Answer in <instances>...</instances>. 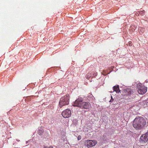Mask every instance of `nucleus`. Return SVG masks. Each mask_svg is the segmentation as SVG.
Here are the masks:
<instances>
[{"instance_id":"obj_1","label":"nucleus","mask_w":148,"mask_h":148,"mask_svg":"<svg viewBox=\"0 0 148 148\" xmlns=\"http://www.w3.org/2000/svg\"><path fill=\"white\" fill-rule=\"evenodd\" d=\"M146 124V120L144 118L138 117L134 119L133 123V126L135 128L140 130L143 128Z\"/></svg>"},{"instance_id":"obj_2","label":"nucleus","mask_w":148,"mask_h":148,"mask_svg":"<svg viewBox=\"0 0 148 148\" xmlns=\"http://www.w3.org/2000/svg\"><path fill=\"white\" fill-rule=\"evenodd\" d=\"M69 97V95H66L61 97L60 100L59 106L60 108L63 106L68 105Z\"/></svg>"},{"instance_id":"obj_3","label":"nucleus","mask_w":148,"mask_h":148,"mask_svg":"<svg viewBox=\"0 0 148 148\" xmlns=\"http://www.w3.org/2000/svg\"><path fill=\"white\" fill-rule=\"evenodd\" d=\"M97 143V142L96 140L88 139L84 142V145L88 148L95 146Z\"/></svg>"},{"instance_id":"obj_4","label":"nucleus","mask_w":148,"mask_h":148,"mask_svg":"<svg viewBox=\"0 0 148 148\" xmlns=\"http://www.w3.org/2000/svg\"><path fill=\"white\" fill-rule=\"evenodd\" d=\"M71 111L69 109H66L63 111L62 113V116L65 118L69 117L71 115Z\"/></svg>"},{"instance_id":"obj_5","label":"nucleus","mask_w":148,"mask_h":148,"mask_svg":"<svg viewBox=\"0 0 148 148\" xmlns=\"http://www.w3.org/2000/svg\"><path fill=\"white\" fill-rule=\"evenodd\" d=\"M91 107V105L89 102H83L81 103L80 108L87 110H89Z\"/></svg>"},{"instance_id":"obj_6","label":"nucleus","mask_w":148,"mask_h":148,"mask_svg":"<svg viewBox=\"0 0 148 148\" xmlns=\"http://www.w3.org/2000/svg\"><path fill=\"white\" fill-rule=\"evenodd\" d=\"M140 141L142 143H146L148 140V132L142 135L140 138Z\"/></svg>"},{"instance_id":"obj_7","label":"nucleus","mask_w":148,"mask_h":148,"mask_svg":"<svg viewBox=\"0 0 148 148\" xmlns=\"http://www.w3.org/2000/svg\"><path fill=\"white\" fill-rule=\"evenodd\" d=\"M123 95L127 96L133 93V89L131 88H126L123 90L122 91Z\"/></svg>"},{"instance_id":"obj_8","label":"nucleus","mask_w":148,"mask_h":148,"mask_svg":"<svg viewBox=\"0 0 148 148\" xmlns=\"http://www.w3.org/2000/svg\"><path fill=\"white\" fill-rule=\"evenodd\" d=\"M82 101L83 99L81 97L79 98L75 101L74 103L73 106H74L80 107Z\"/></svg>"},{"instance_id":"obj_9","label":"nucleus","mask_w":148,"mask_h":148,"mask_svg":"<svg viewBox=\"0 0 148 148\" xmlns=\"http://www.w3.org/2000/svg\"><path fill=\"white\" fill-rule=\"evenodd\" d=\"M138 92L139 94L143 95L147 91V88L145 86H141L138 88Z\"/></svg>"},{"instance_id":"obj_10","label":"nucleus","mask_w":148,"mask_h":148,"mask_svg":"<svg viewBox=\"0 0 148 148\" xmlns=\"http://www.w3.org/2000/svg\"><path fill=\"white\" fill-rule=\"evenodd\" d=\"M113 91L116 92V93H119L120 92V90H119V86L118 85L115 86L113 87Z\"/></svg>"},{"instance_id":"obj_11","label":"nucleus","mask_w":148,"mask_h":148,"mask_svg":"<svg viewBox=\"0 0 148 148\" xmlns=\"http://www.w3.org/2000/svg\"><path fill=\"white\" fill-rule=\"evenodd\" d=\"M44 132V130L42 127H40L38 128V132L39 135H42L43 133Z\"/></svg>"},{"instance_id":"obj_12","label":"nucleus","mask_w":148,"mask_h":148,"mask_svg":"<svg viewBox=\"0 0 148 148\" xmlns=\"http://www.w3.org/2000/svg\"><path fill=\"white\" fill-rule=\"evenodd\" d=\"M93 77L92 73L90 72H88L86 76V78L88 79L90 77Z\"/></svg>"},{"instance_id":"obj_13","label":"nucleus","mask_w":148,"mask_h":148,"mask_svg":"<svg viewBox=\"0 0 148 148\" xmlns=\"http://www.w3.org/2000/svg\"><path fill=\"white\" fill-rule=\"evenodd\" d=\"M145 14V11L144 10L143 11H138L137 12V14H138L139 15V14L142 15H144Z\"/></svg>"},{"instance_id":"obj_14","label":"nucleus","mask_w":148,"mask_h":148,"mask_svg":"<svg viewBox=\"0 0 148 148\" xmlns=\"http://www.w3.org/2000/svg\"><path fill=\"white\" fill-rule=\"evenodd\" d=\"M139 32L142 33L143 32H144V29L142 27H139Z\"/></svg>"},{"instance_id":"obj_15","label":"nucleus","mask_w":148,"mask_h":148,"mask_svg":"<svg viewBox=\"0 0 148 148\" xmlns=\"http://www.w3.org/2000/svg\"><path fill=\"white\" fill-rule=\"evenodd\" d=\"M92 75L93 77H95V76H97V72L95 71H93Z\"/></svg>"},{"instance_id":"obj_16","label":"nucleus","mask_w":148,"mask_h":148,"mask_svg":"<svg viewBox=\"0 0 148 148\" xmlns=\"http://www.w3.org/2000/svg\"><path fill=\"white\" fill-rule=\"evenodd\" d=\"M82 138V136H80V135H79V136H78V138H77V139L78 140H81Z\"/></svg>"},{"instance_id":"obj_17","label":"nucleus","mask_w":148,"mask_h":148,"mask_svg":"<svg viewBox=\"0 0 148 148\" xmlns=\"http://www.w3.org/2000/svg\"><path fill=\"white\" fill-rule=\"evenodd\" d=\"M128 43H129V46H131L132 45V42L131 41L129 42H128Z\"/></svg>"},{"instance_id":"obj_18","label":"nucleus","mask_w":148,"mask_h":148,"mask_svg":"<svg viewBox=\"0 0 148 148\" xmlns=\"http://www.w3.org/2000/svg\"><path fill=\"white\" fill-rule=\"evenodd\" d=\"M111 99H110V102H112L113 101L114 99L112 98V97L111 96Z\"/></svg>"},{"instance_id":"obj_19","label":"nucleus","mask_w":148,"mask_h":148,"mask_svg":"<svg viewBox=\"0 0 148 148\" xmlns=\"http://www.w3.org/2000/svg\"><path fill=\"white\" fill-rule=\"evenodd\" d=\"M141 85H142V84H141L140 83L138 84V86H140Z\"/></svg>"},{"instance_id":"obj_20","label":"nucleus","mask_w":148,"mask_h":148,"mask_svg":"<svg viewBox=\"0 0 148 148\" xmlns=\"http://www.w3.org/2000/svg\"><path fill=\"white\" fill-rule=\"evenodd\" d=\"M103 138H105V137H106V136H105L103 135Z\"/></svg>"},{"instance_id":"obj_21","label":"nucleus","mask_w":148,"mask_h":148,"mask_svg":"<svg viewBox=\"0 0 148 148\" xmlns=\"http://www.w3.org/2000/svg\"><path fill=\"white\" fill-rule=\"evenodd\" d=\"M107 140V139H105V140H103L104 141H106Z\"/></svg>"},{"instance_id":"obj_22","label":"nucleus","mask_w":148,"mask_h":148,"mask_svg":"<svg viewBox=\"0 0 148 148\" xmlns=\"http://www.w3.org/2000/svg\"><path fill=\"white\" fill-rule=\"evenodd\" d=\"M112 92L110 91V92Z\"/></svg>"}]
</instances>
